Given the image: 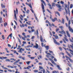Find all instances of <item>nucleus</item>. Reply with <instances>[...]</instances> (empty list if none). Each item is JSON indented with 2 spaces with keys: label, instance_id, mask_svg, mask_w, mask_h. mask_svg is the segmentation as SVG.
I'll return each mask as SVG.
<instances>
[{
  "label": "nucleus",
  "instance_id": "nucleus-1",
  "mask_svg": "<svg viewBox=\"0 0 73 73\" xmlns=\"http://www.w3.org/2000/svg\"><path fill=\"white\" fill-rule=\"evenodd\" d=\"M69 26V30L70 31V32H71L73 33V29L72 28H70V21L69 20L68 23Z\"/></svg>",
  "mask_w": 73,
  "mask_h": 73
},
{
  "label": "nucleus",
  "instance_id": "nucleus-2",
  "mask_svg": "<svg viewBox=\"0 0 73 73\" xmlns=\"http://www.w3.org/2000/svg\"><path fill=\"white\" fill-rule=\"evenodd\" d=\"M34 48H35L36 49H38V45L37 44V43H35V45H34L33 46Z\"/></svg>",
  "mask_w": 73,
  "mask_h": 73
},
{
  "label": "nucleus",
  "instance_id": "nucleus-3",
  "mask_svg": "<svg viewBox=\"0 0 73 73\" xmlns=\"http://www.w3.org/2000/svg\"><path fill=\"white\" fill-rule=\"evenodd\" d=\"M53 39L54 41V42L55 44H57V45H60V43L57 42L56 41V40L54 38H53Z\"/></svg>",
  "mask_w": 73,
  "mask_h": 73
},
{
  "label": "nucleus",
  "instance_id": "nucleus-4",
  "mask_svg": "<svg viewBox=\"0 0 73 73\" xmlns=\"http://www.w3.org/2000/svg\"><path fill=\"white\" fill-rule=\"evenodd\" d=\"M62 31H59V33H60L61 34H63V33H64L65 34V32H64V31L63 30H61Z\"/></svg>",
  "mask_w": 73,
  "mask_h": 73
},
{
  "label": "nucleus",
  "instance_id": "nucleus-5",
  "mask_svg": "<svg viewBox=\"0 0 73 73\" xmlns=\"http://www.w3.org/2000/svg\"><path fill=\"white\" fill-rule=\"evenodd\" d=\"M14 13L15 19L16 20H17V17H16V11H15V10H14Z\"/></svg>",
  "mask_w": 73,
  "mask_h": 73
},
{
  "label": "nucleus",
  "instance_id": "nucleus-6",
  "mask_svg": "<svg viewBox=\"0 0 73 73\" xmlns=\"http://www.w3.org/2000/svg\"><path fill=\"white\" fill-rule=\"evenodd\" d=\"M36 35L37 36V38L38 39H39V36H38V29H37L36 30Z\"/></svg>",
  "mask_w": 73,
  "mask_h": 73
},
{
  "label": "nucleus",
  "instance_id": "nucleus-7",
  "mask_svg": "<svg viewBox=\"0 0 73 73\" xmlns=\"http://www.w3.org/2000/svg\"><path fill=\"white\" fill-rule=\"evenodd\" d=\"M66 53L67 55H68V56H69L70 57H72V56L71 55V54H70V53H69L67 52V51H66Z\"/></svg>",
  "mask_w": 73,
  "mask_h": 73
},
{
  "label": "nucleus",
  "instance_id": "nucleus-8",
  "mask_svg": "<svg viewBox=\"0 0 73 73\" xmlns=\"http://www.w3.org/2000/svg\"><path fill=\"white\" fill-rule=\"evenodd\" d=\"M66 33L68 36L69 37H70V34H69V32L68 31H66Z\"/></svg>",
  "mask_w": 73,
  "mask_h": 73
},
{
  "label": "nucleus",
  "instance_id": "nucleus-9",
  "mask_svg": "<svg viewBox=\"0 0 73 73\" xmlns=\"http://www.w3.org/2000/svg\"><path fill=\"white\" fill-rule=\"evenodd\" d=\"M38 50H39L40 52V53H41V50H42V48L41 47H40L38 48Z\"/></svg>",
  "mask_w": 73,
  "mask_h": 73
},
{
  "label": "nucleus",
  "instance_id": "nucleus-10",
  "mask_svg": "<svg viewBox=\"0 0 73 73\" xmlns=\"http://www.w3.org/2000/svg\"><path fill=\"white\" fill-rule=\"evenodd\" d=\"M56 66L58 68V69H59V70H62V69H61V68L60 67V65H56Z\"/></svg>",
  "mask_w": 73,
  "mask_h": 73
},
{
  "label": "nucleus",
  "instance_id": "nucleus-11",
  "mask_svg": "<svg viewBox=\"0 0 73 73\" xmlns=\"http://www.w3.org/2000/svg\"><path fill=\"white\" fill-rule=\"evenodd\" d=\"M40 41L42 42V36L41 35L40 36Z\"/></svg>",
  "mask_w": 73,
  "mask_h": 73
},
{
  "label": "nucleus",
  "instance_id": "nucleus-12",
  "mask_svg": "<svg viewBox=\"0 0 73 73\" xmlns=\"http://www.w3.org/2000/svg\"><path fill=\"white\" fill-rule=\"evenodd\" d=\"M55 13H56V14H57L59 16H60V14L58 11H56L55 12Z\"/></svg>",
  "mask_w": 73,
  "mask_h": 73
},
{
  "label": "nucleus",
  "instance_id": "nucleus-13",
  "mask_svg": "<svg viewBox=\"0 0 73 73\" xmlns=\"http://www.w3.org/2000/svg\"><path fill=\"white\" fill-rule=\"evenodd\" d=\"M8 71H9V72H15V71L14 70H8Z\"/></svg>",
  "mask_w": 73,
  "mask_h": 73
},
{
  "label": "nucleus",
  "instance_id": "nucleus-14",
  "mask_svg": "<svg viewBox=\"0 0 73 73\" xmlns=\"http://www.w3.org/2000/svg\"><path fill=\"white\" fill-rule=\"evenodd\" d=\"M62 24H64V23H65V20H64V18H62Z\"/></svg>",
  "mask_w": 73,
  "mask_h": 73
},
{
  "label": "nucleus",
  "instance_id": "nucleus-15",
  "mask_svg": "<svg viewBox=\"0 0 73 73\" xmlns=\"http://www.w3.org/2000/svg\"><path fill=\"white\" fill-rule=\"evenodd\" d=\"M45 48H46V50H49V46H46Z\"/></svg>",
  "mask_w": 73,
  "mask_h": 73
},
{
  "label": "nucleus",
  "instance_id": "nucleus-16",
  "mask_svg": "<svg viewBox=\"0 0 73 73\" xmlns=\"http://www.w3.org/2000/svg\"><path fill=\"white\" fill-rule=\"evenodd\" d=\"M23 49V48H21L19 49V50L18 51V52L19 53H21V50Z\"/></svg>",
  "mask_w": 73,
  "mask_h": 73
},
{
  "label": "nucleus",
  "instance_id": "nucleus-17",
  "mask_svg": "<svg viewBox=\"0 0 73 73\" xmlns=\"http://www.w3.org/2000/svg\"><path fill=\"white\" fill-rule=\"evenodd\" d=\"M56 5L57 7H58V8H60L61 7V6L59 5L58 4H56Z\"/></svg>",
  "mask_w": 73,
  "mask_h": 73
},
{
  "label": "nucleus",
  "instance_id": "nucleus-18",
  "mask_svg": "<svg viewBox=\"0 0 73 73\" xmlns=\"http://www.w3.org/2000/svg\"><path fill=\"white\" fill-rule=\"evenodd\" d=\"M22 35L23 36H24V37H25V38H27V36L25 35V33H22Z\"/></svg>",
  "mask_w": 73,
  "mask_h": 73
},
{
  "label": "nucleus",
  "instance_id": "nucleus-19",
  "mask_svg": "<svg viewBox=\"0 0 73 73\" xmlns=\"http://www.w3.org/2000/svg\"><path fill=\"white\" fill-rule=\"evenodd\" d=\"M28 5H29V7L31 9H32V5L31 3L29 4Z\"/></svg>",
  "mask_w": 73,
  "mask_h": 73
},
{
  "label": "nucleus",
  "instance_id": "nucleus-20",
  "mask_svg": "<svg viewBox=\"0 0 73 73\" xmlns=\"http://www.w3.org/2000/svg\"><path fill=\"white\" fill-rule=\"evenodd\" d=\"M42 9H44V6L42 3Z\"/></svg>",
  "mask_w": 73,
  "mask_h": 73
},
{
  "label": "nucleus",
  "instance_id": "nucleus-21",
  "mask_svg": "<svg viewBox=\"0 0 73 73\" xmlns=\"http://www.w3.org/2000/svg\"><path fill=\"white\" fill-rule=\"evenodd\" d=\"M41 2L42 3H43L45 5H46V3H45V2H44L43 0H40Z\"/></svg>",
  "mask_w": 73,
  "mask_h": 73
},
{
  "label": "nucleus",
  "instance_id": "nucleus-22",
  "mask_svg": "<svg viewBox=\"0 0 73 73\" xmlns=\"http://www.w3.org/2000/svg\"><path fill=\"white\" fill-rule=\"evenodd\" d=\"M59 28H60V29H61V30H63V29H64V27H63L62 26H60L59 27Z\"/></svg>",
  "mask_w": 73,
  "mask_h": 73
},
{
  "label": "nucleus",
  "instance_id": "nucleus-23",
  "mask_svg": "<svg viewBox=\"0 0 73 73\" xmlns=\"http://www.w3.org/2000/svg\"><path fill=\"white\" fill-rule=\"evenodd\" d=\"M27 69H29L30 68H31V66H28V67H27Z\"/></svg>",
  "mask_w": 73,
  "mask_h": 73
},
{
  "label": "nucleus",
  "instance_id": "nucleus-24",
  "mask_svg": "<svg viewBox=\"0 0 73 73\" xmlns=\"http://www.w3.org/2000/svg\"><path fill=\"white\" fill-rule=\"evenodd\" d=\"M5 50H6V52H7V53H9V51L8 50V48H5Z\"/></svg>",
  "mask_w": 73,
  "mask_h": 73
},
{
  "label": "nucleus",
  "instance_id": "nucleus-25",
  "mask_svg": "<svg viewBox=\"0 0 73 73\" xmlns=\"http://www.w3.org/2000/svg\"><path fill=\"white\" fill-rule=\"evenodd\" d=\"M26 63L27 64H28V65H29V64H30V63H31V62H30V61L26 62Z\"/></svg>",
  "mask_w": 73,
  "mask_h": 73
},
{
  "label": "nucleus",
  "instance_id": "nucleus-26",
  "mask_svg": "<svg viewBox=\"0 0 73 73\" xmlns=\"http://www.w3.org/2000/svg\"><path fill=\"white\" fill-rule=\"evenodd\" d=\"M55 4L54 3H52V7H55Z\"/></svg>",
  "mask_w": 73,
  "mask_h": 73
},
{
  "label": "nucleus",
  "instance_id": "nucleus-27",
  "mask_svg": "<svg viewBox=\"0 0 73 73\" xmlns=\"http://www.w3.org/2000/svg\"><path fill=\"white\" fill-rule=\"evenodd\" d=\"M1 6L3 8H5V5H3V3L1 4Z\"/></svg>",
  "mask_w": 73,
  "mask_h": 73
},
{
  "label": "nucleus",
  "instance_id": "nucleus-28",
  "mask_svg": "<svg viewBox=\"0 0 73 73\" xmlns=\"http://www.w3.org/2000/svg\"><path fill=\"white\" fill-rule=\"evenodd\" d=\"M34 73H37L38 72V70H34Z\"/></svg>",
  "mask_w": 73,
  "mask_h": 73
},
{
  "label": "nucleus",
  "instance_id": "nucleus-29",
  "mask_svg": "<svg viewBox=\"0 0 73 73\" xmlns=\"http://www.w3.org/2000/svg\"><path fill=\"white\" fill-rule=\"evenodd\" d=\"M30 58H31V60H33L35 59V57H29Z\"/></svg>",
  "mask_w": 73,
  "mask_h": 73
},
{
  "label": "nucleus",
  "instance_id": "nucleus-30",
  "mask_svg": "<svg viewBox=\"0 0 73 73\" xmlns=\"http://www.w3.org/2000/svg\"><path fill=\"white\" fill-rule=\"evenodd\" d=\"M41 72H42L43 71V73H45V69H43V70L42 71V70H41Z\"/></svg>",
  "mask_w": 73,
  "mask_h": 73
},
{
  "label": "nucleus",
  "instance_id": "nucleus-31",
  "mask_svg": "<svg viewBox=\"0 0 73 73\" xmlns=\"http://www.w3.org/2000/svg\"><path fill=\"white\" fill-rule=\"evenodd\" d=\"M67 11H68V13H70V10H69V7L67 8Z\"/></svg>",
  "mask_w": 73,
  "mask_h": 73
},
{
  "label": "nucleus",
  "instance_id": "nucleus-32",
  "mask_svg": "<svg viewBox=\"0 0 73 73\" xmlns=\"http://www.w3.org/2000/svg\"><path fill=\"white\" fill-rule=\"evenodd\" d=\"M10 60H13L14 61H16V59H13V58H11L10 59Z\"/></svg>",
  "mask_w": 73,
  "mask_h": 73
},
{
  "label": "nucleus",
  "instance_id": "nucleus-33",
  "mask_svg": "<svg viewBox=\"0 0 73 73\" xmlns=\"http://www.w3.org/2000/svg\"><path fill=\"white\" fill-rule=\"evenodd\" d=\"M29 47H31V48H32V46L31 45H29V46H27V48H29Z\"/></svg>",
  "mask_w": 73,
  "mask_h": 73
},
{
  "label": "nucleus",
  "instance_id": "nucleus-34",
  "mask_svg": "<svg viewBox=\"0 0 73 73\" xmlns=\"http://www.w3.org/2000/svg\"><path fill=\"white\" fill-rule=\"evenodd\" d=\"M66 19L67 21H69V18H68V16H67L66 15Z\"/></svg>",
  "mask_w": 73,
  "mask_h": 73
},
{
  "label": "nucleus",
  "instance_id": "nucleus-35",
  "mask_svg": "<svg viewBox=\"0 0 73 73\" xmlns=\"http://www.w3.org/2000/svg\"><path fill=\"white\" fill-rule=\"evenodd\" d=\"M48 25H49V26H50V27H52V24H51L50 23V22H48Z\"/></svg>",
  "mask_w": 73,
  "mask_h": 73
},
{
  "label": "nucleus",
  "instance_id": "nucleus-36",
  "mask_svg": "<svg viewBox=\"0 0 73 73\" xmlns=\"http://www.w3.org/2000/svg\"><path fill=\"white\" fill-rule=\"evenodd\" d=\"M69 60H70V62H73V60H72L70 58H69Z\"/></svg>",
  "mask_w": 73,
  "mask_h": 73
},
{
  "label": "nucleus",
  "instance_id": "nucleus-37",
  "mask_svg": "<svg viewBox=\"0 0 73 73\" xmlns=\"http://www.w3.org/2000/svg\"><path fill=\"white\" fill-rule=\"evenodd\" d=\"M6 61H8L9 62H10V60L8 59H7L6 60H5Z\"/></svg>",
  "mask_w": 73,
  "mask_h": 73
},
{
  "label": "nucleus",
  "instance_id": "nucleus-38",
  "mask_svg": "<svg viewBox=\"0 0 73 73\" xmlns=\"http://www.w3.org/2000/svg\"><path fill=\"white\" fill-rule=\"evenodd\" d=\"M68 50L70 51V52H72V53H73V50H71V49H70Z\"/></svg>",
  "mask_w": 73,
  "mask_h": 73
},
{
  "label": "nucleus",
  "instance_id": "nucleus-39",
  "mask_svg": "<svg viewBox=\"0 0 73 73\" xmlns=\"http://www.w3.org/2000/svg\"><path fill=\"white\" fill-rule=\"evenodd\" d=\"M72 45H70V46L71 48L73 50V44H72Z\"/></svg>",
  "mask_w": 73,
  "mask_h": 73
},
{
  "label": "nucleus",
  "instance_id": "nucleus-40",
  "mask_svg": "<svg viewBox=\"0 0 73 73\" xmlns=\"http://www.w3.org/2000/svg\"><path fill=\"white\" fill-rule=\"evenodd\" d=\"M64 38L65 39L66 41H67V42L68 41V39H67V38H66L65 37Z\"/></svg>",
  "mask_w": 73,
  "mask_h": 73
},
{
  "label": "nucleus",
  "instance_id": "nucleus-41",
  "mask_svg": "<svg viewBox=\"0 0 73 73\" xmlns=\"http://www.w3.org/2000/svg\"><path fill=\"white\" fill-rule=\"evenodd\" d=\"M73 8V4H71L70 5V8Z\"/></svg>",
  "mask_w": 73,
  "mask_h": 73
},
{
  "label": "nucleus",
  "instance_id": "nucleus-42",
  "mask_svg": "<svg viewBox=\"0 0 73 73\" xmlns=\"http://www.w3.org/2000/svg\"><path fill=\"white\" fill-rule=\"evenodd\" d=\"M39 68L40 69H43V67L42 66H39Z\"/></svg>",
  "mask_w": 73,
  "mask_h": 73
},
{
  "label": "nucleus",
  "instance_id": "nucleus-43",
  "mask_svg": "<svg viewBox=\"0 0 73 73\" xmlns=\"http://www.w3.org/2000/svg\"><path fill=\"white\" fill-rule=\"evenodd\" d=\"M47 11L49 13H51V14H52V13L50 12V10H48V9H47Z\"/></svg>",
  "mask_w": 73,
  "mask_h": 73
},
{
  "label": "nucleus",
  "instance_id": "nucleus-44",
  "mask_svg": "<svg viewBox=\"0 0 73 73\" xmlns=\"http://www.w3.org/2000/svg\"><path fill=\"white\" fill-rule=\"evenodd\" d=\"M0 23H1V21H2V18H1V17H0Z\"/></svg>",
  "mask_w": 73,
  "mask_h": 73
},
{
  "label": "nucleus",
  "instance_id": "nucleus-45",
  "mask_svg": "<svg viewBox=\"0 0 73 73\" xmlns=\"http://www.w3.org/2000/svg\"><path fill=\"white\" fill-rule=\"evenodd\" d=\"M55 38L56 39H58V36H55Z\"/></svg>",
  "mask_w": 73,
  "mask_h": 73
},
{
  "label": "nucleus",
  "instance_id": "nucleus-46",
  "mask_svg": "<svg viewBox=\"0 0 73 73\" xmlns=\"http://www.w3.org/2000/svg\"><path fill=\"white\" fill-rule=\"evenodd\" d=\"M64 9L65 10L66 13H67V14H68V11H67V10L66 9V8H65Z\"/></svg>",
  "mask_w": 73,
  "mask_h": 73
},
{
  "label": "nucleus",
  "instance_id": "nucleus-47",
  "mask_svg": "<svg viewBox=\"0 0 73 73\" xmlns=\"http://www.w3.org/2000/svg\"><path fill=\"white\" fill-rule=\"evenodd\" d=\"M26 12H27L26 13H28V14H29V12L30 11L29 10H27Z\"/></svg>",
  "mask_w": 73,
  "mask_h": 73
},
{
  "label": "nucleus",
  "instance_id": "nucleus-48",
  "mask_svg": "<svg viewBox=\"0 0 73 73\" xmlns=\"http://www.w3.org/2000/svg\"><path fill=\"white\" fill-rule=\"evenodd\" d=\"M60 3L61 4H64V2L62 1H61Z\"/></svg>",
  "mask_w": 73,
  "mask_h": 73
},
{
  "label": "nucleus",
  "instance_id": "nucleus-49",
  "mask_svg": "<svg viewBox=\"0 0 73 73\" xmlns=\"http://www.w3.org/2000/svg\"><path fill=\"white\" fill-rule=\"evenodd\" d=\"M2 39H3V40H4L5 39V37H4V35H2Z\"/></svg>",
  "mask_w": 73,
  "mask_h": 73
},
{
  "label": "nucleus",
  "instance_id": "nucleus-50",
  "mask_svg": "<svg viewBox=\"0 0 73 73\" xmlns=\"http://www.w3.org/2000/svg\"><path fill=\"white\" fill-rule=\"evenodd\" d=\"M35 37V36H32V37L31 38V39L32 40H33L34 39V38Z\"/></svg>",
  "mask_w": 73,
  "mask_h": 73
},
{
  "label": "nucleus",
  "instance_id": "nucleus-51",
  "mask_svg": "<svg viewBox=\"0 0 73 73\" xmlns=\"http://www.w3.org/2000/svg\"><path fill=\"white\" fill-rule=\"evenodd\" d=\"M22 38L23 40H25V37H23V36H22Z\"/></svg>",
  "mask_w": 73,
  "mask_h": 73
},
{
  "label": "nucleus",
  "instance_id": "nucleus-52",
  "mask_svg": "<svg viewBox=\"0 0 73 73\" xmlns=\"http://www.w3.org/2000/svg\"><path fill=\"white\" fill-rule=\"evenodd\" d=\"M17 63L16 61V62H14L13 64H14V65H16V64H17Z\"/></svg>",
  "mask_w": 73,
  "mask_h": 73
},
{
  "label": "nucleus",
  "instance_id": "nucleus-53",
  "mask_svg": "<svg viewBox=\"0 0 73 73\" xmlns=\"http://www.w3.org/2000/svg\"><path fill=\"white\" fill-rule=\"evenodd\" d=\"M52 21V22H54V21H55V19H51Z\"/></svg>",
  "mask_w": 73,
  "mask_h": 73
},
{
  "label": "nucleus",
  "instance_id": "nucleus-54",
  "mask_svg": "<svg viewBox=\"0 0 73 73\" xmlns=\"http://www.w3.org/2000/svg\"><path fill=\"white\" fill-rule=\"evenodd\" d=\"M16 11L17 12V13H18V10H17V8H16Z\"/></svg>",
  "mask_w": 73,
  "mask_h": 73
},
{
  "label": "nucleus",
  "instance_id": "nucleus-55",
  "mask_svg": "<svg viewBox=\"0 0 73 73\" xmlns=\"http://www.w3.org/2000/svg\"><path fill=\"white\" fill-rule=\"evenodd\" d=\"M22 59L23 60H25V57H22Z\"/></svg>",
  "mask_w": 73,
  "mask_h": 73
},
{
  "label": "nucleus",
  "instance_id": "nucleus-56",
  "mask_svg": "<svg viewBox=\"0 0 73 73\" xmlns=\"http://www.w3.org/2000/svg\"><path fill=\"white\" fill-rule=\"evenodd\" d=\"M59 48L60 50H62V48L61 47H59Z\"/></svg>",
  "mask_w": 73,
  "mask_h": 73
},
{
  "label": "nucleus",
  "instance_id": "nucleus-57",
  "mask_svg": "<svg viewBox=\"0 0 73 73\" xmlns=\"http://www.w3.org/2000/svg\"><path fill=\"white\" fill-rule=\"evenodd\" d=\"M46 57H47L49 59L50 58L49 57V56L48 55H46Z\"/></svg>",
  "mask_w": 73,
  "mask_h": 73
},
{
  "label": "nucleus",
  "instance_id": "nucleus-58",
  "mask_svg": "<svg viewBox=\"0 0 73 73\" xmlns=\"http://www.w3.org/2000/svg\"><path fill=\"white\" fill-rule=\"evenodd\" d=\"M49 52H50V53H53V51H52L49 50Z\"/></svg>",
  "mask_w": 73,
  "mask_h": 73
},
{
  "label": "nucleus",
  "instance_id": "nucleus-59",
  "mask_svg": "<svg viewBox=\"0 0 73 73\" xmlns=\"http://www.w3.org/2000/svg\"><path fill=\"white\" fill-rule=\"evenodd\" d=\"M70 40L71 42H73V40H72L71 39H70Z\"/></svg>",
  "mask_w": 73,
  "mask_h": 73
},
{
  "label": "nucleus",
  "instance_id": "nucleus-60",
  "mask_svg": "<svg viewBox=\"0 0 73 73\" xmlns=\"http://www.w3.org/2000/svg\"><path fill=\"white\" fill-rule=\"evenodd\" d=\"M8 46H9V47H11V45H10L9 44H8Z\"/></svg>",
  "mask_w": 73,
  "mask_h": 73
},
{
  "label": "nucleus",
  "instance_id": "nucleus-61",
  "mask_svg": "<svg viewBox=\"0 0 73 73\" xmlns=\"http://www.w3.org/2000/svg\"><path fill=\"white\" fill-rule=\"evenodd\" d=\"M70 69V68H69V67H68V68H66V70H69Z\"/></svg>",
  "mask_w": 73,
  "mask_h": 73
},
{
  "label": "nucleus",
  "instance_id": "nucleus-62",
  "mask_svg": "<svg viewBox=\"0 0 73 73\" xmlns=\"http://www.w3.org/2000/svg\"><path fill=\"white\" fill-rule=\"evenodd\" d=\"M57 73V71H52V73Z\"/></svg>",
  "mask_w": 73,
  "mask_h": 73
},
{
  "label": "nucleus",
  "instance_id": "nucleus-63",
  "mask_svg": "<svg viewBox=\"0 0 73 73\" xmlns=\"http://www.w3.org/2000/svg\"><path fill=\"white\" fill-rule=\"evenodd\" d=\"M27 41H30V40L29 38H27Z\"/></svg>",
  "mask_w": 73,
  "mask_h": 73
},
{
  "label": "nucleus",
  "instance_id": "nucleus-64",
  "mask_svg": "<svg viewBox=\"0 0 73 73\" xmlns=\"http://www.w3.org/2000/svg\"><path fill=\"white\" fill-rule=\"evenodd\" d=\"M20 61V60L18 59L16 61V62L17 63L18 62H19Z\"/></svg>",
  "mask_w": 73,
  "mask_h": 73
}]
</instances>
